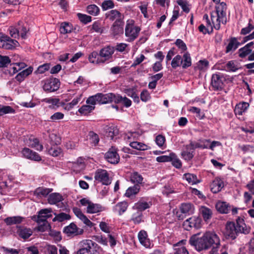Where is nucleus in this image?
<instances>
[{"label": "nucleus", "instance_id": "nucleus-39", "mask_svg": "<svg viewBox=\"0 0 254 254\" xmlns=\"http://www.w3.org/2000/svg\"><path fill=\"white\" fill-rule=\"evenodd\" d=\"M194 151L190 149H187L186 145L185 146V150L183 151L181 153L182 157L186 160H190L194 156Z\"/></svg>", "mask_w": 254, "mask_h": 254}, {"label": "nucleus", "instance_id": "nucleus-49", "mask_svg": "<svg viewBox=\"0 0 254 254\" xmlns=\"http://www.w3.org/2000/svg\"><path fill=\"white\" fill-rule=\"evenodd\" d=\"M142 216L143 215L141 212H137L133 214L131 220L135 224H138L143 221Z\"/></svg>", "mask_w": 254, "mask_h": 254}, {"label": "nucleus", "instance_id": "nucleus-58", "mask_svg": "<svg viewBox=\"0 0 254 254\" xmlns=\"http://www.w3.org/2000/svg\"><path fill=\"white\" fill-rule=\"evenodd\" d=\"M101 6L103 10H107L113 8L114 7V3L111 0H106L102 2Z\"/></svg>", "mask_w": 254, "mask_h": 254}, {"label": "nucleus", "instance_id": "nucleus-56", "mask_svg": "<svg viewBox=\"0 0 254 254\" xmlns=\"http://www.w3.org/2000/svg\"><path fill=\"white\" fill-rule=\"evenodd\" d=\"M64 114L61 112H56L52 115L48 120L49 122H57L64 118Z\"/></svg>", "mask_w": 254, "mask_h": 254}, {"label": "nucleus", "instance_id": "nucleus-61", "mask_svg": "<svg viewBox=\"0 0 254 254\" xmlns=\"http://www.w3.org/2000/svg\"><path fill=\"white\" fill-rule=\"evenodd\" d=\"M10 63V60L7 56L0 55V67H5Z\"/></svg>", "mask_w": 254, "mask_h": 254}, {"label": "nucleus", "instance_id": "nucleus-60", "mask_svg": "<svg viewBox=\"0 0 254 254\" xmlns=\"http://www.w3.org/2000/svg\"><path fill=\"white\" fill-rule=\"evenodd\" d=\"M200 147H202L201 142L192 141H190V144L186 145L187 149H190L192 151L196 148H200Z\"/></svg>", "mask_w": 254, "mask_h": 254}, {"label": "nucleus", "instance_id": "nucleus-18", "mask_svg": "<svg viewBox=\"0 0 254 254\" xmlns=\"http://www.w3.org/2000/svg\"><path fill=\"white\" fill-rule=\"evenodd\" d=\"M99 97V104H107L111 102L115 103V98H116L117 95L113 93H110L104 94L103 93H98Z\"/></svg>", "mask_w": 254, "mask_h": 254}, {"label": "nucleus", "instance_id": "nucleus-10", "mask_svg": "<svg viewBox=\"0 0 254 254\" xmlns=\"http://www.w3.org/2000/svg\"><path fill=\"white\" fill-rule=\"evenodd\" d=\"M52 212L53 210L51 208L42 209L38 212L37 216H34L33 219L37 223H40L41 221H47L48 218L52 217Z\"/></svg>", "mask_w": 254, "mask_h": 254}, {"label": "nucleus", "instance_id": "nucleus-37", "mask_svg": "<svg viewBox=\"0 0 254 254\" xmlns=\"http://www.w3.org/2000/svg\"><path fill=\"white\" fill-rule=\"evenodd\" d=\"M52 191V189L39 187L36 189L35 194L40 197H45Z\"/></svg>", "mask_w": 254, "mask_h": 254}, {"label": "nucleus", "instance_id": "nucleus-51", "mask_svg": "<svg viewBox=\"0 0 254 254\" xmlns=\"http://www.w3.org/2000/svg\"><path fill=\"white\" fill-rule=\"evenodd\" d=\"M89 135L90 143L94 146L97 145L99 141V138L98 134L93 131H90L89 133Z\"/></svg>", "mask_w": 254, "mask_h": 254}, {"label": "nucleus", "instance_id": "nucleus-50", "mask_svg": "<svg viewBox=\"0 0 254 254\" xmlns=\"http://www.w3.org/2000/svg\"><path fill=\"white\" fill-rule=\"evenodd\" d=\"M86 103H87V104H88L90 106H95V105L97 103L99 104V97L98 95V93L95 94V95L90 96L89 98H88L86 101Z\"/></svg>", "mask_w": 254, "mask_h": 254}, {"label": "nucleus", "instance_id": "nucleus-63", "mask_svg": "<svg viewBox=\"0 0 254 254\" xmlns=\"http://www.w3.org/2000/svg\"><path fill=\"white\" fill-rule=\"evenodd\" d=\"M82 96V94H80L76 96L72 100L71 102L67 104V106L68 107V108L70 109L73 108L75 106H76L78 103L79 101H80Z\"/></svg>", "mask_w": 254, "mask_h": 254}, {"label": "nucleus", "instance_id": "nucleus-55", "mask_svg": "<svg viewBox=\"0 0 254 254\" xmlns=\"http://www.w3.org/2000/svg\"><path fill=\"white\" fill-rule=\"evenodd\" d=\"M138 212H141L149 207V205L146 202H138L135 203V206Z\"/></svg>", "mask_w": 254, "mask_h": 254}, {"label": "nucleus", "instance_id": "nucleus-2", "mask_svg": "<svg viewBox=\"0 0 254 254\" xmlns=\"http://www.w3.org/2000/svg\"><path fill=\"white\" fill-rule=\"evenodd\" d=\"M250 228L248 227L244 223V220L238 218L236 222H228L226 225L225 234L227 236L235 239L239 233L249 234Z\"/></svg>", "mask_w": 254, "mask_h": 254}, {"label": "nucleus", "instance_id": "nucleus-8", "mask_svg": "<svg viewBox=\"0 0 254 254\" xmlns=\"http://www.w3.org/2000/svg\"><path fill=\"white\" fill-rule=\"evenodd\" d=\"M214 14H216L217 18L216 24L215 25V29L219 30L220 28V23L224 24L227 22L226 12L224 11L223 8L219 6L216 7V10L214 11Z\"/></svg>", "mask_w": 254, "mask_h": 254}, {"label": "nucleus", "instance_id": "nucleus-26", "mask_svg": "<svg viewBox=\"0 0 254 254\" xmlns=\"http://www.w3.org/2000/svg\"><path fill=\"white\" fill-rule=\"evenodd\" d=\"M130 181L134 185H140L142 184L143 178L142 176L137 172H133L130 175Z\"/></svg>", "mask_w": 254, "mask_h": 254}, {"label": "nucleus", "instance_id": "nucleus-15", "mask_svg": "<svg viewBox=\"0 0 254 254\" xmlns=\"http://www.w3.org/2000/svg\"><path fill=\"white\" fill-rule=\"evenodd\" d=\"M115 48L113 46H107L101 49L99 52V56L104 60H101L102 63L112 59L113 54L114 53Z\"/></svg>", "mask_w": 254, "mask_h": 254}, {"label": "nucleus", "instance_id": "nucleus-52", "mask_svg": "<svg viewBox=\"0 0 254 254\" xmlns=\"http://www.w3.org/2000/svg\"><path fill=\"white\" fill-rule=\"evenodd\" d=\"M14 110L9 106H3L0 105V116L4 114L14 113Z\"/></svg>", "mask_w": 254, "mask_h": 254}, {"label": "nucleus", "instance_id": "nucleus-7", "mask_svg": "<svg viewBox=\"0 0 254 254\" xmlns=\"http://www.w3.org/2000/svg\"><path fill=\"white\" fill-rule=\"evenodd\" d=\"M18 44V42L11 39L7 35H2L0 37V47L7 50L15 48Z\"/></svg>", "mask_w": 254, "mask_h": 254}, {"label": "nucleus", "instance_id": "nucleus-20", "mask_svg": "<svg viewBox=\"0 0 254 254\" xmlns=\"http://www.w3.org/2000/svg\"><path fill=\"white\" fill-rule=\"evenodd\" d=\"M124 21L114 22L111 28L112 33L114 36L123 34L124 33Z\"/></svg>", "mask_w": 254, "mask_h": 254}, {"label": "nucleus", "instance_id": "nucleus-46", "mask_svg": "<svg viewBox=\"0 0 254 254\" xmlns=\"http://www.w3.org/2000/svg\"><path fill=\"white\" fill-rule=\"evenodd\" d=\"M72 30V26L68 23H63L60 27V31L62 34H65L70 33Z\"/></svg>", "mask_w": 254, "mask_h": 254}, {"label": "nucleus", "instance_id": "nucleus-43", "mask_svg": "<svg viewBox=\"0 0 254 254\" xmlns=\"http://www.w3.org/2000/svg\"><path fill=\"white\" fill-rule=\"evenodd\" d=\"M16 26L18 28L19 35H20L22 38H25L27 30L23 23L22 21H19Z\"/></svg>", "mask_w": 254, "mask_h": 254}, {"label": "nucleus", "instance_id": "nucleus-40", "mask_svg": "<svg viewBox=\"0 0 254 254\" xmlns=\"http://www.w3.org/2000/svg\"><path fill=\"white\" fill-rule=\"evenodd\" d=\"M95 109V106L89 105H83L79 109L78 112L81 115H86L90 113Z\"/></svg>", "mask_w": 254, "mask_h": 254}, {"label": "nucleus", "instance_id": "nucleus-45", "mask_svg": "<svg viewBox=\"0 0 254 254\" xmlns=\"http://www.w3.org/2000/svg\"><path fill=\"white\" fill-rule=\"evenodd\" d=\"M99 53L96 51H93L89 56L88 60L89 62L93 64H99L101 62V60L99 59Z\"/></svg>", "mask_w": 254, "mask_h": 254}, {"label": "nucleus", "instance_id": "nucleus-13", "mask_svg": "<svg viewBox=\"0 0 254 254\" xmlns=\"http://www.w3.org/2000/svg\"><path fill=\"white\" fill-rule=\"evenodd\" d=\"M95 179L104 185H108L111 183L108 173L105 170H98L95 173Z\"/></svg>", "mask_w": 254, "mask_h": 254}, {"label": "nucleus", "instance_id": "nucleus-57", "mask_svg": "<svg viewBox=\"0 0 254 254\" xmlns=\"http://www.w3.org/2000/svg\"><path fill=\"white\" fill-rule=\"evenodd\" d=\"M9 34L10 36L14 38L19 37V31L18 28L17 27L16 25L15 26H11L8 29Z\"/></svg>", "mask_w": 254, "mask_h": 254}, {"label": "nucleus", "instance_id": "nucleus-64", "mask_svg": "<svg viewBox=\"0 0 254 254\" xmlns=\"http://www.w3.org/2000/svg\"><path fill=\"white\" fill-rule=\"evenodd\" d=\"M226 67L228 71L233 72L236 71L238 69V67L233 61L228 62L226 64Z\"/></svg>", "mask_w": 254, "mask_h": 254}, {"label": "nucleus", "instance_id": "nucleus-29", "mask_svg": "<svg viewBox=\"0 0 254 254\" xmlns=\"http://www.w3.org/2000/svg\"><path fill=\"white\" fill-rule=\"evenodd\" d=\"M102 210L103 208L101 205L93 202H91L86 208V212L91 214L98 213Z\"/></svg>", "mask_w": 254, "mask_h": 254}, {"label": "nucleus", "instance_id": "nucleus-25", "mask_svg": "<svg viewBox=\"0 0 254 254\" xmlns=\"http://www.w3.org/2000/svg\"><path fill=\"white\" fill-rule=\"evenodd\" d=\"M28 146L34 148L38 151H42L43 149V146L42 144L39 143V139L37 138L30 137L27 142Z\"/></svg>", "mask_w": 254, "mask_h": 254}, {"label": "nucleus", "instance_id": "nucleus-42", "mask_svg": "<svg viewBox=\"0 0 254 254\" xmlns=\"http://www.w3.org/2000/svg\"><path fill=\"white\" fill-rule=\"evenodd\" d=\"M138 238L140 243L144 246H147V234L144 230L140 231L138 234Z\"/></svg>", "mask_w": 254, "mask_h": 254}, {"label": "nucleus", "instance_id": "nucleus-1", "mask_svg": "<svg viewBox=\"0 0 254 254\" xmlns=\"http://www.w3.org/2000/svg\"><path fill=\"white\" fill-rule=\"evenodd\" d=\"M190 244L194 246L197 251L206 250L212 248L210 254H215L220 246V239L213 232H206L200 238L192 237L189 240Z\"/></svg>", "mask_w": 254, "mask_h": 254}, {"label": "nucleus", "instance_id": "nucleus-44", "mask_svg": "<svg viewBox=\"0 0 254 254\" xmlns=\"http://www.w3.org/2000/svg\"><path fill=\"white\" fill-rule=\"evenodd\" d=\"M130 146L134 149L139 150H146L148 149L147 145L137 141H133L130 143Z\"/></svg>", "mask_w": 254, "mask_h": 254}, {"label": "nucleus", "instance_id": "nucleus-48", "mask_svg": "<svg viewBox=\"0 0 254 254\" xmlns=\"http://www.w3.org/2000/svg\"><path fill=\"white\" fill-rule=\"evenodd\" d=\"M37 230L40 232H45L50 229L51 226L47 221H41L40 223H38Z\"/></svg>", "mask_w": 254, "mask_h": 254}, {"label": "nucleus", "instance_id": "nucleus-14", "mask_svg": "<svg viewBox=\"0 0 254 254\" xmlns=\"http://www.w3.org/2000/svg\"><path fill=\"white\" fill-rule=\"evenodd\" d=\"M224 78L220 73L213 74L211 77V85L215 90H221L223 86Z\"/></svg>", "mask_w": 254, "mask_h": 254}, {"label": "nucleus", "instance_id": "nucleus-35", "mask_svg": "<svg viewBox=\"0 0 254 254\" xmlns=\"http://www.w3.org/2000/svg\"><path fill=\"white\" fill-rule=\"evenodd\" d=\"M127 206L128 205L127 202H120L115 205L114 210L115 211L118 212L119 215H122L126 211Z\"/></svg>", "mask_w": 254, "mask_h": 254}, {"label": "nucleus", "instance_id": "nucleus-59", "mask_svg": "<svg viewBox=\"0 0 254 254\" xmlns=\"http://www.w3.org/2000/svg\"><path fill=\"white\" fill-rule=\"evenodd\" d=\"M49 154L54 157H57L60 155L62 152L61 149L58 146L52 147L48 150Z\"/></svg>", "mask_w": 254, "mask_h": 254}, {"label": "nucleus", "instance_id": "nucleus-24", "mask_svg": "<svg viewBox=\"0 0 254 254\" xmlns=\"http://www.w3.org/2000/svg\"><path fill=\"white\" fill-rule=\"evenodd\" d=\"M199 211L200 214L205 222H208L211 218L212 211L210 208L205 206H201Z\"/></svg>", "mask_w": 254, "mask_h": 254}, {"label": "nucleus", "instance_id": "nucleus-3", "mask_svg": "<svg viewBox=\"0 0 254 254\" xmlns=\"http://www.w3.org/2000/svg\"><path fill=\"white\" fill-rule=\"evenodd\" d=\"M79 245L80 248L76 254H99L102 250L97 243L91 240H82Z\"/></svg>", "mask_w": 254, "mask_h": 254}, {"label": "nucleus", "instance_id": "nucleus-31", "mask_svg": "<svg viewBox=\"0 0 254 254\" xmlns=\"http://www.w3.org/2000/svg\"><path fill=\"white\" fill-rule=\"evenodd\" d=\"M33 70L32 67H29L28 68L23 70L19 72L15 77V79L18 81H22L28 75L30 74Z\"/></svg>", "mask_w": 254, "mask_h": 254}, {"label": "nucleus", "instance_id": "nucleus-21", "mask_svg": "<svg viewBox=\"0 0 254 254\" xmlns=\"http://www.w3.org/2000/svg\"><path fill=\"white\" fill-rule=\"evenodd\" d=\"M217 210L221 213L227 214L231 210V205L224 201H218L215 205Z\"/></svg>", "mask_w": 254, "mask_h": 254}, {"label": "nucleus", "instance_id": "nucleus-34", "mask_svg": "<svg viewBox=\"0 0 254 254\" xmlns=\"http://www.w3.org/2000/svg\"><path fill=\"white\" fill-rule=\"evenodd\" d=\"M183 179H185L190 185L196 184L200 182L196 175L190 173L184 174Z\"/></svg>", "mask_w": 254, "mask_h": 254}, {"label": "nucleus", "instance_id": "nucleus-38", "mask_svg": "<svg viewBox=\"0 0 254 254\" xmlns=\"http://www.w3.org/2000/svg\"><path fill=\"white\" fill-rule=\"evenodd\" d=\"M105 30L104 27L103 26V25L100 21H95L92 26V28L91 29V30H93V31L102 34L104 32Z\"/></svg>", "mask_w": 254, "mask_h": 254}, {"label": "nucleus", "instance_id": "nucleus-9", "mask_svg": "<svg viewBox=\"0 0 254 254\" xmlns=\"http://www.w3.org/2000/svg\"><path fill=\"white\" fill-rule=\"evenodd\" d=\"M201 219L197 216H192L184 222L183 226L187 230L191 228L198 229L201 227Z\"/></svg>", "mask_w": 254, "mask_h": 254}, {"label": "nucleus", "instance_id": "nucleus-22", "mask_svg": "<svg viewBox=\"0 0 254 254\" xmlns=\"http://www.w3.org/2000/svg\"><path fill=\"white\" fill-rule=\"evenodd\" d=\"M229 43L226 46V53H229L231 51H234L237 49L240 45V43L237 41L235 37H232L228 40Z\"/></svg>", "mask_w": 254, "mask_h": 254}, {"label": "nucleus", "instance_id": "nucleus-30", "mask_svg": "<svg viewBox=\"0 0 254 254\" xmlns=\"http://www.w3.org/2000/svg\"><path fill=\"white\" fill-rule=\"evenodd\" d=\"M140 190V185H134L132 187H129L126 190L125 195L127 197L130 196L137 194Z\"/></svg>", "mask_w": 254, "mask_h": 254}, {"label": "nucleus", "instance_id": "nucleus-54", "mask_svg": "<svg viewBox=\"0 0 254 254\" xmlns=\"http://www.w3.org/2000/svg\"><path fill=\"white\" fill-rule=\"evenodd\" d=\"M77 16L80 21L84 24H87L92 20L91 17L86 14L78 13Z\"/></svg>", "mask_w": 254, "mask_h": 254}, {"label": "nucleus", "instance_id": "nucleus-4", "mask_svg": "<svg viewBox=\"0 0 254 254\" xmlns=\"http://www.w3.org/2000/svg\"><path fill=\"white\" fill-rule=\"evenodd\" d=\"M140 28L134 24V21L128 19L127 21L125 30V36L127 38L128 42H132L138 37L140 31Z\"/></svg>", "mask_w": 254, "mask_h": 254}, {"label": "nucleus", "instance_id": "nucleus-28", "mask_svg": "<svg viewBox=\"0 0 254 254\" xmlns=\"http://www.w3.org/2000/svg\"><path fill=\"white\" fill-rule=\"evenodd\" d=\"M17 233L21 238L26 239L32 235L33 231L30 228L21 227L18 229Z\"/></svg>", "mask_w": 254, "mask_h": 254}, {"label": "nucleus", "instance_id": "nucleus-12", "mask_svg": "<svg viewBox=\"0 0 254 254\" xmlns=\"http://www.w3.org/2000/svg\"><path fill=\"white\" fill-rule=\"evenodd\" d=\"M60 82L56 78H50L45 81L43 85V89L47 92H54L60 87Z\"/></svg>", "mask_w": 254, "mask_h": 254}, {"label": "nucleus", "instance_id": "nucleus-23", "mask_svg": "<svg viewBox=\"0 0 254 254\" xmlns=\"http://www.w3.org/2000/svg\"><path fill=\"white\" fill-rule=\"evenodd\" d=\"M249 107V104L247 102L240 103L236 105L234 109L236 115L241 116L246 111Z\"/></svg>", "mask_w": 254, "mask_h": 254}, {"label": "nucleus", "instance_id": "nucleus-32", "mask_svg": "<svg viewBox=\"0 0 254 254\" xmlns=\"http://www.w3.org/2000/svg\"><path fill=\"white\" fill-rule=\"evenodd\" d=\"M223 187L222 182L218 179H215L210 185L211 190L213 193L219 192Z\"/></svg>", "mask_w": 254, "mask_h": 254}, {"label": "nucleus", "instance_id": "nucleus-16", "mask_svg": "<svg viewBox=\"0 0 254 254\" xmlns=\"http://www.w3.org/2000/svg\"><path fill=\"white\" fill-rule=\"evenodd\" d=\"M105 16L107 18L112 21L121 22L124 21V15L116 9H113L107 12Z\"/></svg>", "mask_w": 254, "mask_h": 254}, {"label": "nucleus", "instance_id": "nucleus-19", "mask_svg": "<svg viewBox=\"0 0 254 254\" xmlns=\"http://www.w3.org/2000/svg\"><path fill=\"white\" fill-rule=\"evenodd\" d=\"M64 232L66 233L68 236H74L81 234L83 232V230L82 229L79 230L75 224L71 223L69 225L64 228Z\"/></svg>", "mask_w": 254, "mask_h": 254}, {"label": "nucleus", "instance_id": "nucleus-36", "mask_svg": "<svg viewBox=\"0 0 254 254\" xmlns=\"http://www.w3.org/2000/svg\"><path fill=\"white\" fill-rule=\"evenodd\" d=\"M115 103H122L125 107L127 108L131 106V101L130 99L126 97H123L119 95H117L116 98H115Z\"/></svg>", "mask_w": 254, "mask_h": 254}, {"label": "nucleus", "instance_id": "nucleus-62", "mask_svg": "<svg viewBox=\"0 0 254 254\" xmlns=\"http://www.w3.org/2000/svg\"><path fill=\"white\" fill-rule=\"evenodd\" d=\"M252 21V19L249 20V23L248 24V26L246 27L243 28L242 29L241 31V34L242 35H246L249 33L252 30L254 29V25H252L251 23Z\"/></svg>", "mask_w": 254, "mask_h": 254}, {"label": "nucleus", "instance_id": "nucleus-53", "mask_svg": "<svg viewBox=\"0 0 254 254\" xmlns=\"http://www.w3.org/2000/svg\"><path fill=\"white\" fill-rule=\"evenodd\" d=\"M172 165L176 168H180L182 167V162L181 160L177 158V156L174 153H171Z\"/></svg>", "mask_w": 254, "mask_h": 254}, {"label": "nucleus", "instance_id": "nucleus-17", "mask_svg": "<svg viewBox=\"0 0 254 254\" xmlns=\"http://www.w3.org/2000/svg\"><path fill=\"white\" fill-rule=\"evenodd\" d=\"M21 153L23 156L27 159L35 161H40L42 160L41 156L37 152L28 148H24Z\"/></svg>", "mask_w": 254, "mask_h": 254}, {"label": "nucleus", "instance_id": "nucleus-47", "mask_svg": "<svg viewBox=\"0 0 254 254\" xmlns=\"http://www.w3.org/2000/svg\"><path fill=\"white\" fill-rule=\"evenodd\" d=\"M252 50L251 49H249L245 46L240 49L238 51L239 56L240 58H244L247 56H249L250 54L252 52Z\"/></svg>", "mask_w": 254, "mask_h": 254}, {"label": "nucleus", "instance_id": "nucleus-33", "mask_svg": "<svg viewBox=\"0 0 254 254\" xmlns=\"http://www.w3.org/2000/svg\"><path fill=\"white\" fill-rule=\"evenodd\" d=\"M23 219L20 216L8 217L4 219V221L7 225H11L20 223L22 221Z\"/></svg>", "mask_w": 254, "mask_h": 254}, {"label": "nucleus", "instance_id": "nucleus-11", "mask_svg": "<svg viewBox=\"0 0 254 254\" xmlns=\"http://www.w3.org/2000/svg\"><path fill=\"white\" fill-rule=\"evenodd\" d=\"M105 158L106 160L113 164H116L120 161V156L117 152V149L114 147H112L105 154Z\"/></svg>", "mask_w": 254, "mask_h": 254}, {"label": "nucleus", "instance_id": "nucleus-6", "mask_svg": "<svg viewBox=\"0 0 254 254\" xmlns=\"http://www.w3.org/2000/svg\"><path fill=\"white\" fill-rule=\"evenodd\" d=\"M180 212H177L176 216L179 220H183L187 215L193 213V205L190 203H182L180 207Z\"/></svg>", "mask_w": 254, "mask_h": 254}, {"label": "nucleus", "instance_id": "nucleus-41", "mask_svg": "<svg viewBox=\"0 0 254 254\" xmlns=\"http://www.w3.org/2000/svg\"><path fill=\"white\" fill-rule=\"evenodd\" d=\"M86 11L89 14L93 16H96L99 14L100 9L95 4H90L87 6Z\"/></svg>", "mask_w": 254, "mask_h": 254}, {"label": "nucleus", "instance_id": "nucleus-5", "mask_svg": "<svg viewBox=\"0 0 254 254\" xmlns=\"http://www.w3.org/2000/svg\"><path fill=\"white\" fill-rule=\"evenodd\" d=\"M191 65V60L190 54L188 52L185 53L183 57L179 55L176 56L171 62V66L174 69L181 66L183 68H187Z\"/></svg>", "mask_w": 254, "mask_h": 254}, {"label": "nucleus", "instance_id": "nucleus-27", "mask_svg": "<svg viewBox=\"0 0 254 254\" xmlns=\"http://www.w3.org/2000/svg\"><path fill=\"white\" fill-rule=\"evenodd\" d=\"M63 200V196L59 193H52L49 195L48 198V203L50 204H56Z\"/></svg>", "mask_w": 254, "mask_h": 254}]
</instances>
